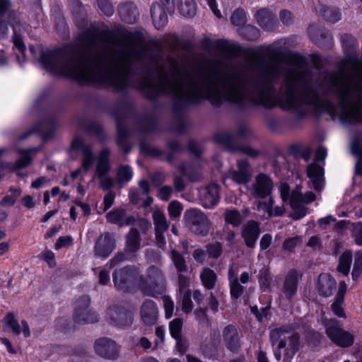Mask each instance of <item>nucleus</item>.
Returning a JSON list of instances; mask_svg holds the SVG:
<instances>
[{
  "instance_id": "obj_1",
  "label": "nucleus",
  "mask_w": 362,
  "mask_h": 362,
  "mask_svg": "<svg viewBox=\"0 0 362 362\" xmlns=\"http://www.w3.org/2000/svg\"><path fill=\"white\" fill-rule=\"evenodd\" d=\"M98 43V35L88 28L62 49L42 52L39 62L47 71L79 83H106L119 92L133 88L142 90L151 100L161 95L172 97L173 126L180 134L187 130L182 113L189 105L204 100L216 107L226 101L240 110L250 103L268 110L281 108V87L276 84L284 70L278 63L264 65L257 74L248 75L240 70L222 74L221 62L214 59L199 83L188 70L180 68L175 57L164 58L160 51L136 49L131 33L125 36L122 45L128 49L117 53L103 55L96 52Z\"/></svg>"
},
{
  "instance_id": "obj_2",
  "label": "nucleus",
  "mask_w": 362,
  "mask_h": 362,
  "mask_svg": "<svg viewBox=\"0 0 362 362\" xmlns=\"http://www.w3.org/2000/svg\"><path fill=\"white\" fill-rule=\"evenodd\" d=\"M281 109L295 111L298 119L304 118L310 109L334 114V103L325 98L332 93L339 98L341 118L348 124H362V86L353 85L343 76L327 75L313 81L310 71L283 75Z\"/></svg>"
},
{
  "instance_id": "obj_3",
  "label": "nucleus",
  "mask_w": 362,
  "mask_h": 362,
  "mask_svg": "<svg viewBox=\"0 0 362 362\" xmlns=\"http://www.w3.org/2000/svg\"><path fill=\"white\" fill-rule=\"evenodd\" d=\"M132 110V103L127 100H122L118 103L113 111L117 132V144L125 154L129 153L132 150V146L128 141L129 132L125 124L127 116Z\"/></svg>"
},
{
  "instance_id": "obj_4",
  "label": "nucleus",
  "mask_w": 362,
  "mask_h": 362,
  "mask_svg": "<svg viewBox=\"0 0 362 362\" xmlns=\"http://www.w3.org/2000/svg\"><path fill=\"white\" fill-rule=\"evenodd\" d=\"M165 280L160 269L150 266L146 271V278L141 284L142 292L148 296L157 297L165 290Z\"/></svg>"
},
{
  "instance_id": "obj_5",
  "label": "nucleus",
  "mask_w": 362,
  "mask_h": 362,
  "mask_svg": "<svg viewBox=\"0 0 362 362\" xmlns=\"http://www.w3.org/2000/svg\"><path fill=\"white\" fill-rule=\"evenodd\" d=\"M184 219L189 230L197 235L206 236L209 234L211 222L201 210L191 208L185 211Z\"/></svg>"
},
{
  "instance_id": "obj_6",
  "label": "nucleus",
  "mask_w": 362,
  "mask_h": 362,
  "mask_svg": "<svg viewBox=\"0 0 362 362\" xmlns=\"http://www.w3.org/2000/svg\"><path fill=\"white\" fill-rule=\"evenodd\" d=\"M323 325L325 333L329 339L336 345L346 348L354 342V336L341 328L339 322L336 319H324Z\"/></svg>"
},
{
  "instance_id": "obj_7",
  "label": "nucleus",
  "mask_w": 362,
  "mask_h": 362,
  "mask_svg": "<svg viewBox=\"0 0 362 362\" xmlns=\"http://www.w3.org/2000/svg\"><path fill=\"white\" fill-rule=\"evenodd\" d=\"M90 297L88 295H83L76 300L73 314L76 323L85 325L98 322V315L90 309Z\"/></svg>"
},
{
  "instance_id": "obj_8",
  "label": "nucleus",
  "mask_w": 362,
  "mask_h": 362,
  "mask_svg": "<svg viewBox=\"0 0 362 362\" xmlns=\"http://www.w3.org/2000/svg\"><path fill=\"white\" fill-rule=\"evenodd\" d=\"M121 346L112 339L103 337L97 339L93 344L95 354L100 358L116 361L119 357Z\"/></svg>"
},
{
  "instance_id": "obj_9",
  "label": "nucleus",
  "mask_w": 362,
  "mask_h": 362,
  "mask_svg": "<svg viewBox=\"0 0 362 362\" xmlns=\"http://www.w3.org/2000/svg\"><path fill=\"white\" fill-rule=\"evenodd\" d=\"M106 318L110 325L119 328L130 327L134 320L132 313L118 305H113L107 308Z\"/></svg>"
},
{
  "instance_id": "obj_10",
  "label": "nucleus",
  "mask_w": 362,
  "mask_h": 362,
  "mask_svg": "<svg viewBox=\"0 0 362 362\" xmlns=\"http://www.w3.org/2000/svg\"><path fill=\"white\" fill-rule=\"evenodd\" d=\"M115 286L124 292L129 291L136 280V269L133 266H126L115 269L112 274Z\"/></svg>"
},
{
  "instance_id": "obj_11",
  "label": "nucleus",
  "mask_w": 362,
  "mask_h": 362,
  "mask_svg": "<svg viewBox=\"0 0 362 362\" xmlns=\"http://www.w3.org/2000/svg\"><path fill=\"white\" fill-rule=\"evenodd\" d=\"M251 134L250 127L246 124L239 126L237 132H221L215 136L218 144H222L228 149L237 148L241 140L247 138Z\"/></svg>"
},
{
  "instance_id": "obj_12",
  "label": "nucleus",
  "mask_w": 362,
  "mask_h": 362,
  "mask_svg": "<svg viewBox=\"0 0 362 362\" xmlns=\"http://www.w3.org/2000/svg\"><path fill=\"white\" fill-rule=\"evenodd\" d=\"M115 234L112 232L101 233L95 240L93 252L98 257L107 258L116 248Z\"/></svg>"
},
{
  "instance_id": "obj_13",
  "label": "nucleus",
  "mask_w": 362,
  "mask_h": 362,
  "mask_svg": "<svg viewBox=\"0 0 362 362\" xmlns=\"http://www.w3.org/2000/svg\"><path fill=\"white\" fill-rule=\"evenodd\" d=\"M252 187L254 190L253 195L255 197L264 199L272 194L274 183L269 175L264 173H259L255 177Z\"/></svg>"
},
{
  "instance_id": "obj_14",
  "label": "nucleus",
  "mask_w": 362,
  "mask_h": 362,
  "mask_svg": "<svg viewBox=\"0 0 362 362\" xmlns=\"http://www.w3.org/2000/svg\"><path fill=\"white\" fill-rule=\"evenodd\" d=\"M260 233V223L256 221H249L243 226L241 235L248 248L253 249L255 247L256 242Z\"/></svg>"
},
{
  "instance_id": "obj_15",
  "label": "nucleus",
  "mask_w": 362,
  "mask_h": 362,
  "mask_svg": "<svg viewBox=\"0 0 362 362\" xmlns=\"http://www.w3.org/2000/svg\"><path fill=\"white\" fill-rule=\"evenodd\" d=\"M308 30L311 40L319 47L329 49L332 46V37L325 28L310 25Z\"/></svg>"
},
{
  "instance_id": "obj_16",
  "label": "nucleus",
  "mask_w": 362,
  "mask_h": 362,
  "mask_svg": "<svg viewBox=\"0 0 362 362\" xmlns=\"http://www.w3.org/2000/svg\"><path fill=\"white\" fill-rule=\"evenodd\" d=\"M238 170L229 171L230 177L239 185L248 183L252 178V168L247 160H240L237 163Z\"/></svg>"
},
{
  "instance_id": "obj_17",
  "label": "nucleus",
  "mask_w": 362,
  "mask_h": 362,
  "mask_svg": "<svg viewBox=\"0 0 362 362\" xmlns=\"http://www.w3.org/2000/svg\"><path fill=\"white\" fill-rule=\"evenodd\" d=\"M56 126L57 122L54 118H45L41 121L37 129H31L25 132L18 137V139L20 141L24 140L30 135L33 134L36 131L40 132L44 139H48L52 136Z\"/></svg>"
},
{
  "instance_id": "obj_18",
  "label": "nucleus",
  "mask_w": 362,
  "mask_h": 362,
  "mask_svg": "<svg viewBox=\"0 0 362 362\" xmlns=\"http://www.w3.org/2000/svg\"><path fill=\"white\" fill-rule=\"evenodd\" d=\"M219 185L212 183L205 187L200 192L202 205L206 209L216 206L219 202Z\"/></svg>"
},
{
  "instance_id": "obj_19",
  "label": "nucleus",
  "mask_w": 362,
  "mask_h": 362,
  "mask_svg": "<svg viewBox=\"0 0 362 362\" xmlns=\"http://www.w3.org/2000/svg\"><path fill=\"white\" fill-rule=\"evenodd\" d=\"M255 18L259 25L265 30L272 31L278 27L276 16L269 8L259 9L255 13Z\"/></svg>"
},
{
  "instance_id": "obj_20",
  "label": "nucleus",
  "mask_w": 362,
  "mask_h": 362,
  "mask_svg": "<svg viewBox=\"0 0 362 362\" xmlns=\"http://www.w3.org/2000/svg\"><path fill=\"white\" fill-rule=\"evenodd\" d=\"M223 339L227 349L232 352H237L240 346V337L238 330L233 325H227L223 331Z\"/></svg>"
},
{
  "instance_id": "obj_21",
  "label": "nucleus",
  "mask_w": 362,
  "mask_h": 362,
  "mask_svg": "<svg viewBox=\"0 0 362 362\" xmlns=\"http://www.w3.org/2000/svg\"><path fill=\"white\" fill-rule=\"evenodd\" d=\"M107 221L119 228L124 226L134 225L136 218L134 216H128L123 209H114L106 214Z\"/></svg>"
},
{
  "instance_id": "obj_22",
  "label": "nucleus",
  "mask_w": 362,
  "mask_h": 362,
  "mask_svg": "<svg viewBox=\"0 0 362 362\" xmlns=\"http://www.w3.org/2000/svg\"><path fill=\"white\" fill-rule=\"evenodd\" d=\"M337 289V281L329 274H320L317 283L320 296L327 298L333 295Z\"/></svg>"
},
{
  "instance_id": "obj_23",
  "label": "nucleus",
  "mask_w": 362,
  "mask_h": 362,
  "mask_svg": "<svg viewBox=\"0 0 362 362\" xmlns=\"http://www.w3.org/2000/svg\"><path fill=\"white\" fill-rule=\"evenodd\" d=\"M71 148L79 150L82 152L83 158L82 166L85 170H88L93 164L95 156L92 152V146L87 144L81 138H76L71 144Z\"/></svg>"
},
{
  "instance_id": "obj_24",
  "label": "nucleus",
  "mask_w": 362,
  "mask_h": 362,
  "mask_svg": "<svg viewBox=\"0 0 362 362\" xmlns=\"http://www.w3.org/2000/svg\"><path fill=\"white\" fill-rule=\"evenodd\" d=\"M307 175L310 179L313 189L317 192H320L325 181L324 168L316 163H310L307 167Z\"/></svg>"
},
{
  "instance_id": "obj_25",
  "label": "nucleus",
  "mask_w": 362,
  "mask_h": 362,
  "mask_svg": "<svg viewBox=\"0 0 362 362\" xmlns=\"http://www.w3.org/2000/svg\"><path fill=\"white\" fill-rule=\"evenodd\" d=\"M141 315L145 325L151 326L156 323L158 311L156 303L150 299L146 300L141 308Z\"/></svg>"
},
{
  "instance_id": "obj_26",
  "label": "nucleus",
  "mask_w": 362,
  "mask_h": 362,
  "mask_svg": "<svg viewBox=\"0 0 362 362\" xmlns=\"http://www.w3.org/2000/svg\"><path fill=\"white\" fill-rule=\"evenodd\" d=\"M118 14L120 18L127 23H134L139 18V11L132 1H127L118 6Z\"/></svg>"
},
{
  "instance_id": "obj_27",
  "label": "nucleus",
  "mask_w": 362,
  "mask_h": 362,
  "mask_svg": "<svg viewBox=\"0 0 362 362\" xmlns=\"http://www.w3.org/2000/svg\"><path fill=\"white\" fill-rule=\"evenodd\" d=\"M150 12L153 23L156 29L160 30L166 25L168 21V11L160 4L157 2L153 3Z\"/></svg>"
},
{
  "instance_id": "obj_28",
  "label": "nucleus",
  "mask_w": 362,
  "mask_h": 362,
  "mask_svg": "<svg viewBox=\"0 0 362 362\" xmlns=\"http://www.w3.org/2000/svg\"><path fill=\"white\" fill-rule=\"evenodd\" d=\"M346 284L342 281L339 282V288L335 296L334 300L331 305V308L333 313L339 317L346 318V314L343 308L344 302V296L346 292Z\"/></svg>"
},
{
  "instance_id": "obj_29",
  "label": "nucleus",
  "mask_w": 362,
  "mask_h": 362,
  "mask_svg": "<svg viewBox=\"0 0 362 362\" xmlns=\"http://www.w3.org/2000/svg\"><path fill=\"white\" fill-rule=\"evenodd\" d=\"M298 272L296 269H291L287 274L284 286L283 292L288 300H291L296 293L298 288Z\"/></svg>"
},
{
  "instance_id": "obj_30",
  "label": "nucleus",
  "mask_w": 362,
  "mask_h": 362,
  "mask_svg": "<svg viewBox=\"0 0 362 362\" xmlns=\"http://www.w3.org/2000/svg\"><path fill=\"white\" fill-rule=\"evenodd\" d=\"M141 237L139 231L132 228L125 236V251L132 254L136 253L141 247Z\"/></svg>"
},
{
  "instance_id": "obj_31",
  "label": "nucleus",
  "mask_w": 362,
  "mask_h": 362,
  "mask_svg": "<svg viewBox=\"0 0 362 362\" xmlns=\"http://www.w3.org/2000/svg\"><path fill=\"white\" fill-rule=\"evenodd\" d=\"M71 8L76 23L80 28L87 25V15L85 8L80 0H71Z\"/></svg>"
},
{
  "instance_id": "obj_32",
  "label": "nucleus",
  "mask_w": 362,
  "mask_h": 362,
  "mask_svg": "<svg viewBox=\"0 0 362 362\" xmlns=\"http://www.w3.org/2000/svg\"><path fill=\"white\" fill-rule=\"evenodd\" d=\"M136 126L140 132L153 133L157 128V122L153 113H146L136 121Z\"/></svg>"
},
{
  "instance_id": "obj_33",
  "label": "nucleus",
  "mask_w": 362,
  "mask_h": 362,
  "mask_svg": "<svg viewBox=\"0 0 362 362\" xmlns=\"http://www.w3.org/2000/svg\"><path fill=\"white\" fill-rule=\"evenodd\" d=\"M238 31L243 38L249 41H255L260 37L259 30L251 25H243L238 28Z\"/></svg>"
},
{
  "instance_id": "obj_34",
  "label": "nucleus",
  "mask_w": 362,
  "mask_h": 362,
  "mask_svg": "<svg viewBox=\"0 0 362 362\" xmlns=\"http://www.w3.org/2000/svg\"><path fill=\"white\" fill-rule=\"evenodd\" d=\"M352 262V253L349 250L344 252L339 259V264L337 266V271L342 273L344 275L347 276L349 273Z\"/></svg>"
},
{
  "instance_id": "obj_35",
  "label": "nucleus",
  "mask_w": 362,
  "mask_h": 362,
  "mask_svg": "<svg viewBox=\"0 0 362 362\" xmlns=\"http://www.w3.org/2000/svg\"><path fill=\"white\" fill-rule=\"evenodd\" d=\"M351 151L352 154L358 159L355 166L356 173L362 175V145L358 138H356L351 143Z\"/></svg>"
},
{
  "instance_id": "obj_36",
  "label": "nucleus",
  "mask_w": 362,
  "mask_h": 362,
  "mask_svg": "<svg viewBox=\"0 0 362 362\" xmlns=\"http://www.w3.org/2000/svg\"><path fill=\"white\" fill-rule=\"evenodd\" d=\"M320 13L325 20L336 23L341 19V13L338 8L321 6Z\"/></svg>"
},
{
  "instance_id": "obj_37",
  "label": "nucleus",
  "mask_w": 362,
  "mask_h": 362,
  "mask_svg": "<svg viewBox=\"0 0 362 362\" xmlns=\"http://www.w3.org/2000/svg\"><path fill=\"white\" fill-rule=\"evenodd\" d=\"M153 220L155 225V230L167 231L169 223L163 212L157 209L153 213Z\"/></svg>"
},
{
  "instance_id": "obj_38",
  "label": "nucleus",
  "mask_w": 362,
  "mask_h": 362,
  "mask_svg": "<svg viewBox=\"0 0 362 362\" xmlns=\"http://www.w3.org/2000/svg\"><path fill=\"white\" fill-rule=\"evenodd\" d=\"M178 8L180 13L186 17H192L196 13L194 0H179Z\"/></svg>"
},
{
  "instance_id": "obj_39",
  "label": "nucleus",
  "mask_w": 362,
  "mask_h": 362,
  "mask_svg": "<svg viewBox=\"0 0 362 362\" xmlns=\"http://www.w3.org/2000/svg\"><path fill=\"white\" fill-rule=\"evenodd\" d=\"M305 337L310 346L316 348L320 346L323 336L320 332L308 328L305 331Z\"/></svg>"
},
{
  "instance_id": "obj_40",
  "label": "nucleus",
  "mask_w": 362,
  "mask_h": 362,
  "mask_svg": "<svg viewBox=\"0 0 362 362\" xmlns=\"http://www.w3.org/2000/svg\"><path fill=\"white\" fill-rule=\"evenodd\" d=\"M31 149H18V153L23 155L22 158L16 160L14 166L12 167V171L17 170L28 166L32 163V158L28 155Z\"/></svg>"
},
{
  "instance_id": "obj_41",
  "label": "nucleus",
  "mask_w": 362,
  "mask_h": 362,
  "mask_svg": "<svg viewBox=\"0 0 362 362\" xmlns=\"http://www.w3.org/2000/svg\"><path fill=\"white\" fill-rule=\"evenodd\" d=\"M200 277L204 286L207 289L214 288L217 277L216 273L212 269L209 268L204 269Z\"/></svg>"
},
{
  "instance_id": "obj_42",
  "label": "nucleus",
  "mask_w": 362,
  "mask_h": 362,
  "mask_svg": "<svg viewBox=\"0 0 362 362\" xmlns=\"http://www.w3.org/2000/svg\"><path fill=\"white\" fill-rule=\"evenodd\" d=\"M8 191L11 193V195H6L0 202L1 206H13L16 199L21 196L22 190L19 187H11Z\"/></svg>"
},
{
  "instance_id": "obj_43",
  "label": "nucleus",
  "mask_w": 362,
  "mask_h": 362,
  "mask_svg": "<svg viewBox=\"0 0 362 362\" xmlns=\"http://www.w3.org/2000/svg\"><path fill=\"white\" fill-rule=\"evenodd\" d=\"M224 217L226 222L234 227L239 226L243 220V216L235 209L226 210L224 213Z\"/></svg>"
},
{
  "instance_id": "obj_44",
  "label": "nucleus",
  "mask_w": 362,
  "mask_h": 362,
  "mask_svg": "<svg viewBox=\"0 0 362 362\" xmlns=\"http://www.w3.org/2000/svg\"><path fill=\"white\" fill-rule=\"evenodd\" d=\"M85 130L87 133L93 134L100 141H104L106 139L101 124L98 122H91L88 123L86 126Z\"/></svg>"
},
{
  "instance_id": "obj_45",
  "label": "nucleus",
  "mask_w": 362,
  "mask_h": 362,
  "mask_svg": "<svg viewBox=\"0 0 362 362\" xmlns=\"http://www.w3.org/2000/svg\"><path fill=\"white\" fill-rule=\"evenodd\" d=\"M4 321L12 333L15 335H19L21 332V327L18 320L16 318L13 313H8L4 318Z\"/></svg>"
},
{
  "instance_id": "obj_46",
  "label": "nucleus",
  "mask_w": 362,
  "mask_h": 362,
  "mask_svg": "<svg viewBox=\"0 0 362 362\" xmlns=\"http://www.w3.org/2000/svg\"><path fill=\"white\" fill-rule=\"evenodd\" d=\"M130 255L132 253L128 251H125V248L124 251H119L117 252L115 256L110 260V262L106 264V267H108L109 269H112L116 267L119 263L127 261L129 259Z\"/></svg>"
},
{
  "instance_id": "obj_47",
  "label": "nucleus",
  "mask_w": 362,
  "mask_h": 362,
  "mask_svg": "<svg viewBox=\"0 0 362 362\" xmlns=\"http://www.w3.org/2000/svg\"><path fill=\"white\" fill-rule=\"evenodd\" d=\"M172 259L178 273H183L187 271L185 259L180 252L173 250Z\"/></svg>"
},
{
  "instance_id": "obj_48",
  "label": "nucleus",
  "mask_w": 362,
  "mask_h": 362,
  "mask_svg": "<svg viewBox=\"0 0 362 362\" xmlns=\"http://www.w3.org/2000/svg\"><path fill=\"white\" fill-rule=\"evenodd\" d=\"M139 148L142 153L151 156L153 157H159L165 153L164 151L151 146L145 141H141L139 143Z\"/></svg>"
},
{
  "instance_id": "obj_49",
  "label": "nucleus",
  "mask_w": 362,
  "mask_h": 362,
  "mask_svg": "<svg viewBox=\"0 0 362 362\" xmlns=\"http://www.w3.org/2000/svg\"><path fill=\"white\" fill-rule=\"evenodd\" d=\"M132 177V171L129 165H121L119 167L117 173V180L118 183L127 182Z\"/></svg>"
},
{
  "instance_id": "obj_50",
  "label": "nucleus",
  "mask_w": 362,
  "mask_h": 362,
  "mask_svg": "<svg viewBox=\"0 0 362 362\" xmlns=\"http://www.w3.org/2000/svg\"><path fill=\"white\" fill-rule=\"evenodd\" d=\"M231 23L235 26H243L247 22V17L243 8H237L230 16Z\"/></svg>"
},
{
  "instance_id": "obj_51",
  "label": "nucleus",
  "mask_w": 362,
  "mask_h": 362,
  "mask_svg": "<svg viewBox=\"0 0 362 362\" xmlns=\"http://www.w3.org/2000/svg\"><path fill=\"white\" fill-rule=\"evenodd\" d=\"M183 320L182 318H175L169 323V330L173 338L182 336Z\"/></svg>"
},
{
  "instance_id": "obj_52",
  "label": "nucleus",
  "mask_w": 362,
  "mask_h": 362,
  "mask_svg": "<svg viewBox=\"0 0 362 362\" xmlns=\"http://www.w3.org/2000/svg\"><path fill=\"white\" fill-rule=\"evenodd\" d=\"M206 249L209 257L213 259H218L223 252V245L221 243L217 241L208 244L206 246Z\"/></svg>"
},
{
  "instance_id": "obj_53",
  "label": "nucleus",
  "mask_w": 362,
  "mask_h": 362,
  "mask_svg": "<svg viewBox=\"0 0 362 362\" xmlns=\"http://www.w3.org/2000/svg\"><path fill=\"white\" fill-rule=\"evenodd\" d=\"M362 273V253L357 252L355 254V259L353 267V271L351 273L352 278L354 281H356Z\"/></svg>"
},
{
  "instance_id": "obj_54",
  "label": "nucleus",
  "mask_w": 362,
  "mask_h": 362,
  "mask_svg": "<svg viewBox=\"0 0 362 362\" xmlns=\"http://www.w3.org/2000/svg\"><path fill=\"white\" fill-rule=\"evenodd\" d=\"M271 281L272 276L269 269L262 268L259 274V282L261 288H264V289L269 288Z\"/></svg>"
},
{
  "instance_id": "obj_55",
  "label": "nucleus",
  "mask_w": 362,
  "mask_h": 362,
  "mask_svg": "<svg viewBox=\"0 0 362 362\" xmlns=\"http://www.w3.org/2000/svg\"><path fill=\"white\" fill-rule=\"evenodd\" d=\"M228 150L230 151H238L243 153L253 158H257L260 155L259 151L257 149H255L250 146H243L241 144H238L237 148Z\"/></svg>"
},
{
  "instance_id": "obj_56",
  "label": "nucleus",
  "mask_w": 362,
  "mask_h": 362,
  "mask_svg": "<svg viewBox=\"0 0 362 362\" xmlns=\"http://www.w3.org/2000/svg\"><path fill=\"white\" fill-rule=\"evenodd\" d=\"M245 291V288L240 284L237 279L230 282V295L233 299L239 298Z\"/></svg>"
},
{
  "instance_id": "obj_57",
  "label": "nucleus",
  "mask_w": 362,
  "mask_h": 362,
  "mask_svg": "<svg viewBox=\"0 0 362 362\" xmlns=\"http://www.w3.org/2000/svg\"><path fill=\"white\" fill-rule=\"evenodd\" d=\"M168 210L170 217L176 218L181 215L182 205L178 201H173L168 205Z\"/></svg>"
},
{
  "instance_id": "obj_58",
  "label": "nucleus",
  "mask_w": 362,
  "mask_h": 362,
  "mask_svg": "<svg viewBox=\"0 0 362 362\" xmlns=\"http://www.w3.org/2000/svg\"><path fill=\"white\" fill-rule=\"evenodd\" d=\"M293 212L291 214V217L294 220L302 218L306 215L307 209L301 204H290Z\"/></svg>"
},
{
  "instance_id": "obj_59",
  "label": "nucleus",
  "mask_w": 362,
  "mask_h": 362,
  "mask_svg": "<svg viewBox=\"0 0 362 362\" xmlns=\"http://www.w3.org/2000/svg\"><path fill=\"white\" fill-rule=\"evenodd\" d=\"M300 335L298 332H293L288 337V345L291 351L293 354H295L300 349Z\"/></svg>"
},
{
  "instance_id": "obj_60",
  "label": "nucleus",
  "mask_w": 362,
  "mask_h": 362,
  "mask_svg": "<svg viewBox=\"0 0 362 362\" xmlns=\"http://www.w3.org/2000/svg\"><path fill=\"white\" fill-rule=\"evenodd\" d=\"M100 10L107 16H111L114 13V8L110 0H97Z\"/></svg>"
},
{
  "instance_id": "obj_61",
  "label": "nucleus",
  "mask_w": 362,
  "mask_h": 362,
  "mask_svg": "<svg viewBox=\"0 0 362 362\" xmlns=\"http://www.w3.org/2000/svg\"><path fill=\"white\" fill-rule=\"evenodd\" d=\"M110 171V162H99L96 166V175L98 178H103L106 176Z\"/></svg>"
},
{
  "instance_id": "obj_62",
  "label": "nucleus",
  "mask_w": 362,
  "mask_h": 362,
  "mask_svg": "<svg viewBox=\"0 0 362 362\" xmlns=\"http://www.w3.org/2000/svg\"><path fill=\"white\" fill-rule=\"evenodd\" d=\"M301 242V239L299 236L286 239L283 243V248L292 251L297 245H300Z\"/></svg>"
},
{
  "instance_id": "obj_63",
  "label": "nucleus",
  "mask_w": 362,
  "mask_h": 362,
  "mask_svg": "<svg viewBox=\"0 0 362 362\" xmlns=\"http://www.w3.org/2000/svg\"><path fill=\"white\" fill-rule=\"evenodd\" d=\"M279 18L285 25H291L293 23V16L292 13L286 9L281 10L279 13Z\"/></svg>"
},
{
  "instance_id": "obj_64",
  "label": "nucleus",
  "mask_w": 362,
  "mask_h": 362,
  "mask_svg": "<svg viewBox=\"0 0 362 362\" xmlns=\"http://www.w3.org/2000/svg\"><path fill=\"white\" fill-rule=\"evenodd\" d=\"M352 235L354 238L356 243L362 246V223H358L354 225Z\"/></svg>"
}]
</instances>
